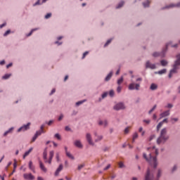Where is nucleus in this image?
Listing matches in <instances>:
<instances>
[{
	"label": "nucleus",
	"mask_w": 180,
	"mask_h": 180,
	"mask_svg": "<svg viewBox=\"0 0 180 180\" xmlns=\"http://www.w3.org/2000/svg\"><path fill=\"white\" fill-rule=\"evenodd\" d=\"M148 151H152L149 153V157H147V154L143 153V157L149 162L150 165H153L155 168H157L158 163L157 162V155H158V150L155 149V147L148 148Z\"/></svg>",
	"instance_id": "obj_1"
},
{
	"label": "nucleus",
	"mask_w": 180,
	"mask_h": 180,
	"mask_svg": "<svg viewBox=\"0 0 180 180\" xmlns=\"http://www.w3.org/2000/svg\"><path fill=\"white\" fill-rule=\"evenodd\" d=\"M176 60L174 62V64L173 65V69L170 70V72L169 74V78H172V74H176L178 72V70H179V65H180V53L177 54Z\"/></svg>",
	"instance_id": "obj_2"
},
{
	"label": "nucleus",
	"mask_w": 180,
	"mask_h": 180,
	"mask_svg": "<svg viewBox=\"0 0 180 180\" xmlns=\"http://www.w3.org/2000/svg\"><path fill=\"white\" fill-rule=\"evenodd\" d=\"M167 128H164L161 130L160 137L157 140L158 144L165 143V141L169 139V136L167 134Z\"/></svg>",
	"instance_id": "obj_3"
},
{
	"label": "nucleus",
	"mask_w": 180,
	"mask_h": 180,
	"mask_svg": "<svg viewBox=\"0 0 180 180\" xmlns=\"http://www.w3.org/2000/svg\"><path fill=\"white\" fill-rule=\"evenodd\" d=\"M53 157H54V151L51 150L49 152V159L47 161V148L44 149V153H43V158L44 160H45V162L51 164V161H53Z\"/></svg>",
	"instance_id": "obj_4"
},
{
	"label": "nucleus",
	"mask_w": 180,
	"mask_h": 180,
	"mask_svg": "<svg viewBox=\"0 0 180 180\" xmlns=\"http://www.w3.org/2000/svg\"><path fill=\"white\" fill-rule=\"evenodd\" d=\"M43 129H44V126L41 125V130L37 131L36 132V134H34V136H33L32 140V143L36 141V139H37V137H39V136H40L41 134V133H44V131H43Z\"/></svg>",
	"instance_id": "obj_5"
},
{
	"label": "nucleus",
	"mask_w": 180,
	"mask_h": 180,
	"mask_svg": "<svg viewBox=\"0 0 180 180\" xmlns=\"http://www.w3.org/2000/svg\"><path fill=\"white\" fill-rule=\"evenodd\" d=\"M128 88H129V91H133L134 89H136V91H139V89H140V84L131 83L129 85Z\"/></svg>",
	"instance_id": "obj_6"
},
{
	"label": "nucleus",
	"mask_w": 180,
	"mask_h": 180,
	"mask_svg": "<svg viewBox=\"0 0 180 180\" xmlns=\"http://www.w3.org/2000/svg\"><path fill=\"white\" fill-rule=\"evenodd\" d=\"M154 179V175L151 174L150 168L148 169L146 174L145 176V180H153Z\"/></svg>",
	"instance_id": "obj_7"
},
{
	"label": "nucleus",
	"mask_w": 180,
	"mask_h": 180,
	"mask_svg": "<svg viewBox=\"0 0 180 180\" xmlns=\"http://www.w3.org/2000/svg\"><path fill=\"white\" fill-rule=\"evenodd\" d=\"M115 110H122L123 109H126V106L123 103H119L114 106Z\"/></svg>",
	"instance_id": "obj_8"
},
{
	"label": "nucleus",
	"mask_w": 180,
	"mask_h": 180,
	"mask_svg": "<svg viewBox=\"0 0 180 180\" xmlns=\"http://www.w3.org/2000/svg\"><path fill=\"white\" fill-rule=\"evenodd\" d=\"M23 178L25 180H34V176H33V174H32V173L24 174Z\"/></svg>",
	"instance_id": "obj_9"
},
{
	"label": "nucleus",
	"mask_w": 180,
	"mask_h": 180,
	"mask_svg": "<svg viewBox=\"0 0 180 180\" xmlns=\"http://www.w3.org/2000/svg\"><path fill=\"white\" fill-rule=\"evenodd\" d=\"M30 127V122H28L26 125H24L22 127H21L18 131H25L26 130H29Z\"/></svg>",
	"instance_id": "obj_10"
},
{
	"label": "nucleus",
	"mask_w": 180,
	"mask_h": 180,
	"mask_svg": "<svg viewBox=\"0 0 180 180\" xmlns=\"http://www.w3.org/2000/svg\"><path fill=\"white\" fill-rule=\"evenodd\" d=\"M86 138L89 144H90V146H94V142L92 141V137L91 136V134H86Z\"/></svg>",
	"instance_id": "obj_11"
},
{
	"label": "nucleus",
	"mask_w": 180,
	"mask_h": 180,
	"mask_svg": "<svg viewBox=\"0 0 180 180\" xmlns=\"http://www.w3.org/2000/svg\"><path fill=\"white\" fill-rule=\"evenodd\" d=\"M146 68H150L151 70H155L156 68L155 65L150 63V61L146 62Z\"/></svg>",
	"instance_id": "obj_12"
},
{
	"label": "nucleus",
	"mask_w": 180,
	"mask_h": 180,
	"mask_svg": "<svg viewBox=\"0 0 180 180\" xmlns=\"http://www.w3.org/2000/svg\"><path fill=\"white\" fill-rule=\"evenodd\" d=\"M63 165H60L55 172L56 176H57L60 174V172H61V171H63Z\"/></svg>",
	"instance_id": "obj_13"
},
{
	"label": "nucleus",
	"mask_w": 180,
	"mask_h": 180,
	"mask_svg": "<svg viewBox=\"0 0 180 180\" xmlns=\"http://www.w3.org/2000/svg\"><path fill=\"white\" fill-rule=\"evenodd\" d=\"M39 168H41V171H43V172H47V168H46V167H44V165L43 164V162L41 161H39Z\"/></svg>",
	"instance_id": "obj_14"
},
{
	"label": "nucleus",
	"mask_w": 180,
	"mask_h": 180,
	"mask_svg": "<svg viewBox=\"0 0 180 180\" xmlns=\"http://www.w3.org/2000/svg\"><path fill=\"white\" fill-rule=\"evenodd\" d=\"M169 110H166L160 114V117H167V116H169Z\"/></svg>",
	"instance_id": "obj_15"
},
{
	"label": "nucleus",
	"mask_w": 180,
	"mask_h": 180,
	"mask_svg": "<svg viewBox=\"0 0 180 180\" xmlns=\"http://www.w3.org/2000/svg\"><path fill=\"white\" fill-rule=\"evenodd\" d=\"M98 124H99V126H103V127H106V126H108V121L100 120V121H98Z\"/></svg>",
	"instance_id": "obj_16"
},
{
	"label": "nucleus",
	"mask_w": 180,
	"mask_h": 180,
	"mask_svg": "<svg viewBox=\"0 0 180 180\" xmlns=\"http://www.w3.org/2000/svg\"><path fill=\"white\" fill-rule=\"evenodd\" d=\"M29 168L31 171H32V172H36V171L34 170V166L33 165V162H29Z\"/></svg>",
	"instance_id": "obj_17"
},
{
	"label": "nucleus",
	"mask_w": 180,
	"mask_h": 180,
	"mask_svg": "<svg viewBox=\"0 0 180 180\" xmlns=\"http://www.w3.org/2000/svg\"><path fill=\"white\" fill-rule=\"evenodd\" d=\"M75 146L76 147H78V148H82V143H81L80 141H75Z\"/></svg>",
	"instance_id": "obj_18"
},
{
	"label": "nucleus",
	"mask_w": 180,
	"mask_h": 180,
	"mask_svg": "<svg viewBox=\"0 0 180 180\" xmlns=\"http://www.w3.org/2000/svg\"><path fill=\"white\" fill-rule=\"evenodd\" d=\"M94 134H95L96 137H97L95 139L96 142L101 141V140H102V139H103V136L102 135L98 136L96 133H95Z\"/></svg>",
	"instance_id": "obj_19"
},
{
	"label": "nucleus",
	"mask_w": 180,
	"mask_h": 180,
	"mask_svg": "<svg viewBox=\"0 0 180 180\" xmlns=\"http://www.w3.org/2000/svg\"><path fill=\"white\" fill-rule=\"evenodd\" d=\"M31 151H33V148H31L29 149L28 151H26L23 155V158H26V157H27V155H29V154H30Z\"/></svg>",
	"instance_id": "obj_20"
},
{
	"label": "nucleus",
	"mask_w": 180,
	"mask_h": 180,
	"mask_svg": "<svg viewBox=\"0 0 180 180\" xmlns=\"http://www.w3.org/2000/svg\"><path fill=\"white\" fill-rule=\"evenodd\" d=\"M139 138V134H137V132H135L133 134V137H132V143H134V141H136V139H137Z\"/></svg>",
	"instance_id": "obj_21"
},
{
	"label": "nucleus",
	"mask_w": 180,
	"mask_h": 180,
	"mask_svg": "<svg viewBox=\"0 0 180 180\" xmlns=\"http://www.w3.org/2000/svg\"><path fill=\"white\" fill-rule=\"evenodd\" d=\"M113 75V72H110L108 75L107 77H105V81H109L111 78H112V76Z\"/></svg>",
	"instance_id": "obj_22"
},
{
	"label": "nucleus",
	"mask_w": 180,
	"mask_h": 180,
	"mask_svg": "<svg viewBox=\"0 0 180 180\" xmlns=\"http://www.w3.org/2000/svg\"><path fill=\"white\" fill-rule=\"evenodd\" d=\"M157 88H158V86H157V84H152L150 85V89H151V91H155V89H157Z\"/></svg>",
	"instance_id": "obj_23"
},
{
	"label": "nucleus",
	"mask_w": 180,
	"mask_h": 180,
	"mask_svg": "<svg viewBox=\"0 0 180 180\" xmlns=\"http://www.w3.org/2000/svg\"><path fill=\"white\" fill-rule=\"evenodd\" d=\"M143 6L144 8H148L150 6V1L147 0L144 3H143Z\"/></svg>",
	"instance_id": "obj_24"
},
{
	"label": "nucleus",
	"mask_w": 180,
	"mask_h": 180,
	"mask_svg": "<svg viewBox=\"0 0 180 180\" xmlns=\"http://www.w3.org/2000/svg\"><path fill=\"white\" fill-rule=\"evenodd\" d=\"M46 1L47 0H42V2H40V0H38L33 6L41 5V4H44Z\"/></svg>",
	"instance_id": "obj_25"
},
{
	"label": "nucleus",
	"mask_w": 180,
	"mask_h": 180,
	"mask_svg": "<svg viewBox=\"0 0 180 180\" xmlns=\"http://www.w3.org/2000/svg\"><path fill=\"white\" fill-rule=\"evenodd\" d=\"M165 72H167V69H163L162 70H160L155 72V74H159L160 75H162V74H165Z\"/></svg>",
	"instance_id": "obj_26"
},
{
	"label": "nucleus",
	"mask_w": 180,
	"mask_h": 180,
	"mask_svg": "<svg viewBox=\"0 0 180 180\" xmlns=\"http://www.w3.org/2000/svg\"><path fill=\"white\" fill-rule=\"evenodd\" d=\"M161 65H162V67H165L166 65H168V61L165 60H162L160 61Z\"/></svg>",
	"instance_id": "obj_27"
},
{
	"label": "nucleus",
	"mask_w": 180,
	"mask_h": 180,
	"mask_svg": "<svg viewBox=\"0 0 180 180\" xmlns=\"http://www.w3.org/2000/svg\"><path fill=\"white\" fill-rule=\"evenodd\" d=\"M66 155L67 157H68V158H70V160H74V156L72 154H70V152L66 151Z\"/></svg>",
	"instance_id": "obj_28"
},
{
	"label": "nucleus",
	"mask_w": 180,
	"mask_h": 180,
	"mask_svg": "<svg viewBox=\"0 0 180 180\" xmlns=\"http://www.w3.org/2000/svg\"><path fill=\"white\" fill-rule=\"evenodd\" d=\"M14 169L13 172L9 175V176H12L13 175V172H15V169H16V167H18V164L16 163V161L13 163Z\"/></svg>",
	"instance_id": "obj_29"
},
{
	"label": "nucleus",
	"mask_w": 180,
	"mask_h": 180,
	"mask_svg": "<svg viewBox=\"0 0 180 180\" xmlns=\"http://www.w3.org/2000/svg\"><path fill=\"white\" fill-rule=\"evenodd\" d=\"M11 75H12L6 74V75H5L4 76L2 77V79H8V78L11 77Z\"/></svg>",
	"instance_id": "obj_30"
},
{
	"label": "nucleus",
	"mask_w": 180,
	"mask_h": 180,
	"mask_svg": "<svg viewBox=\"0 0 180 180\" xmlns=\"http://www.w3.org/2000/svg\"><path fill=\"white\" fill-rule=\"evenodd\" d=\"M123 5H124V1H121L117 6V9H119L120 8H122V6H123Z\"/></svg>",
	"instance_id": "obj_31"
},
{
	"label": "nucleus",
	"mask_w": 180,
	"mask_h": 180,
	"mask_svg": "<svg viewBox=\"0 0 180 180\" xmlns=\"http://www.w3.org/2000/svg\"><path fill=\"white\" fill-rule=\"evenodd\" d=\"M161 174H162V172L161 171V169H159L158 172V175H157V179H160V177L161 176Z\"/></svg>",
	"instance_id": "obj_32"
},
{
	"label": "nucleus",
	"mask_w": 180,
	"mask_h": 180,
	"mask_svg": "<svg viewBox=\"0 0 180 180\" xmlns=\"http://www.w3.org/2000/svg\"><path fill=\"white\" fill-rule=\"evenodd\" d=\"M162 124H164L162 122H160L158 126H157V130L158 131V130H160V129H161V127H162Z\"/></svg>",
	"instance_id": "obj_33"
},
{
	"label": "nucleus",
	"mask_w": 180,
	"mask_h": 180,
	"mask_svg": "<svg viewBox=\"0 0 180 180\" xmlns=\"http://www.w3.org/2000/svg\"><path fill=\"white\" fill-rule=\"evenodd\" d=\"M84 102H86V100L80 101L76 103V106H79V105H82Z\"/></svg>",
	"instance_id": "obj_34"
},
{
	"label": "nucleus",
	"mask_w": 180,
	"mask_h": 180,
	"mask_svg": "<svg viewBox=\"0 0 180 180\" xmlns=\"http://www.w3.org/2000/svg\"><path fill=\"white\" fill-rule=\"evenodd\" d=\"M85 167V165L84 164H82V165H79L77 167V169L79 171H81V169H82V168H84Z\"/></svg>",
	"instance_id": "obj_35"
},
{
	"label": "nucleus",
	"mask_w": 180,
	"mask_h": 180,
	"mask_svg": "<svg viewBox=\"0 0 180 180\" xmlns=\"http://www.w3.org/2000/svg\"><path fill=\"white\" fill-rule=\"evenodd\" d=\"M112 42V39H108L107 42L105 44L104 47H106L107 46H109L110 43Z\"/></svg>",
	"instance_id": "obj_36"
},
{
	"label": "nucleus",
	"mask_w": 180,
	"mask_h": 180,
	"mask_svg": "<svg viewBox=\"0 0 180 180\" xmlns=\"http://www.w3.org/2000/svg\"><path fill=\"white\" fill-rule=\"evenodd\" d=\"M38 29L37 28H36V29H32V30H31V32L27 35V36H32V34H33V32H36V30H37Z\"/></svg>",
	"instance_id": "obj_37"
},
{
	"label": "nucleus",
	"mask_w": 180,
	"mask_h": 180,
	"mask_svg": "<svg viewBox=\"0 0 180 180\" xmlns=\"http://www.w3.org/2000/svg\"><path fill=\"white\" fill-rule=\"evenodd\" d=\"M123 82V77H122L120 79L117 80V84L120 85Z\"/></svg>",
	"instance_id": "obj_38"
},
{
	"label": "nucleus",
	"mask_w": 180,
	"mask_h": 180,
	"mask_svg": "<svg viewBox=\"0 0 180 180\" xmlns=\"http://www.w3.org/2000/svg\"><path fill=\"white\" fill-rule=\"evenodd\" d=\"M56 161H58V162L60 161V153H56Z\"/></svg>",
	"instance_id": "obj_39"
},
{
	"label": "nucleus",
	"mask_w": 180,
	"mask_h": 180,
	"mask_svg": "<svg viewBox=\"0 0 180 180\" xmlns=\"http://www.w3.org/2000/svg\"><path fill=\"white\" fill-rule=\"evenodd\" d=\"M156 108H157V105H155L153 107V108L150 110H149V114H151L152 112H154V110H155Z\"/></svg>",
	"instance_id": "obj_40"
},
{
	"label": "nucleus",
	"mask_w": 180,
	"mask_h": 180,
	"mask_svg": "<svg viewBox=\"0 0 180 180\" xmlns=\"http://www.w3.org/2000/svg\"><path fill=\"white\" fill-rule=\"evenodd\" d=\"M117 92L118 94H120L122 92V86H118V87L117 88Z\"/></svg>",
	"instance_id": "obj_41"
},
{
	"label": "nucleus",
	"mask_w": 180,
	"mask_h": 180,
	"mask_svg": "<svg viewBox=\"0 0 180 180\" xmlns=\"http://www.w3.org/2000/svg\"><path fill=\"white\" fill-rule=\"evenodd\" d=\"M153 57H160V53L155 52L153 53Z\"/></svg>",
	"instance_id": "obj_42"
},
{
	"label": "nucleus",
	"mask_w": 180,
	"mask_h": 180,
	"mask_svg": "<svg viewBox=\"0 0 180 180\" xmlns=\"http://www.w3.org/2000/svg\"><path fill=\"white\" fill-rule=\"evenodd\" d=\"M118 165L120 168H124V165L122 162H119Z\"/></svg>",
	"instance_id": "obj_43"
},
{
	"label": "nucleus",
	"mask_w": 180,
	"mask_h": 180,
	"mask_svg": "<svg viewBox=\"0 0 180 180\" xmlns=\"http://www.w3.org/2000/svg\"><path fill=\"white\" fill-rule=\"evenodd\" d=\"M12 130H13V128H11L8 131H6L4 133V136H6L8 134L11 133V131H12Z\"/></svg>",
	"instance_id": "obj_44"
},
{
	"label": "nucleus",
	"mask_w": 180,
	"mask_h": 180,
	"mask_svg": "<svg viewBox=\"0 0 180 180\" xmlns=\"http://www.w3.org/2000/svg\"><path fill=\"white\" fill-rule=\"evenodd\" d=\"M56 139H58V140H61V136L58 134H55Z\"/></svg>",
	"instance_id": "obj_45"
},
{
	"label": "nucleus",
	"mask_w": 180,
	"mask_h": 180,
	"mask_svg": "<svg viewBox=\"0 0 180 180\" xmlns=\"http://www.w3.org/2000/svg\"><path fill=\"white\" fill-rule=\"evenodd\" d=\"M109 95H110V96H114L115 91L113 90L110 91Z\"/></svg>",
	"instance_id": "obj_46"
},
{
	"label": "nucleus",
	"mask_w": 180,
	"mask_h": 180,
	"mask_svg": "<svg viewBox=\"0 0 180 180\" xmlns=\"http://www.w3.org/2000/svg\"><path fill=\"white\" fill-rule=\"evenodd\" d=\"M172 123L178 122V118H171Z\"/></svg>",
	"instance_id": "obj_47"
},
{
	"label": "nucleus",
	"mask_w": 180,
	"mask_h": 180,
	"mask_svg": "<svg viewBox=\"0 0 180 180\" xmlns=\"http://www.w3.org/2000/svg\"><path fill=\"white\" fill-rule=\"evenodd\" d=\"M49 18H51V13H48L45 15V19H49Z\"/></svg>",
	"instance_id": "obj_48"
},
{
	"label": "nucleus",
	"mask_w": 180,
	"mask_h": 180,
	"mask_svg": "<svg viewBox=\"0 0 180 180\" xmlns=\"http://www.w3.org/2000/svg\"><path fill=\"white\" fill-rule=\"evenodd\" d=\"M150 122H151V120H143V122L146 123L147 124H150Z\"/></svg>",
	"instance_id": "obj_49"
},
{
	"label": "nucleus",
	"mask_w": 180,
	"mask_h": 180,
	"mask_svg": "<svg viewBox=\"0 0 180 180\" xmlns=\"http://www.w3.org/2000/svg\"><path fill=\"white\" fill-rule=\"evenodd\" d=\"M11 33V30H7L4 34V36H8V34H9Z\"/></svg>",
	"instance_id": "obj_50"
},
{
	"label": "nucleus",
	"mask_w": 180,
	"mask_h": 180,
	"mask_svg": "<svg viewBox=\"0 0 180 180\" xmlns=\"http://www.w3.org/2000/svg\"><path fill=\"white\" fill-rule=\"evenodd\" d=\"M129 127H127L125 129H124V134H127V133H129Z\"/></svg>",
	"instance_id": "obj_51"
},
{
	"label": "nucleus",
	"mask_w": 180,
	"mask_h": 180,
	"mask_svg": "<svg viewBox=\"0 0 180 180\" xmlns=\"http://www.w3.org/2000/svg\"><path fill=\"white\" fill-rule=\"evenodd\" d=\"M108 96V93H103V94H102V98H103H103H106Z\"/></svg>",
	"instance_id": "obj_52"
},
{
	"label": "nucleus",
	"mask_w": 180,
	"mask_h": 180,
	"mask_svg": "<svg viewBox=\"0 0 180 180\" xmlns=\"http://www.w3.org/2000/svg\"><path fill=\"white\" fill-rule=\"evenodd\" d=\"M89 53V52H88V51L84 52V53H83L82 58H84V57H86V56H88Z\"/></svg>",
	"instance_id": "obj_53"
},
{
	"label": "nucleus",
	"mask_w": 180,
	"mask_h": 180,
	"mask_svg": "<svg viewBox=\"0 0 180 180\" xmlns=\"http://www.w3.org/2000/svg\"><path fill=\"white\" fill-rule=\"evenodd\" d=\"M65 130L66 131H70V130H71V128H70V127L67 126V127H65Z\"/></svg>",
	"instance_id": "obj_54"
},
{
	"label": "nucleus",
	"mask_w": 180,
	"mask_h": 180,
	"mask_svg": "<svg viewBox=\"0 0 180 180\" xmlns=\"http://www.w3.org/2000/svg\"><path fill=\"white\" fill-rule=\"evenodd\" d=\"M154 137H155V135H151L149 138V141H151V140H153Z\"/></svg>",
	"instance_id": "obj_55"
},
{
	"label": "nucleus",
	"mask_w": 180,
	"mask_h": 180,
	"mask_svg": "<svg viewBox=\"0 0 180 180\" xmlns=\"http://www.w3.org/2000/svg\"><path fill=\"white\" fill-rule=\"evenodd\" d=\"M110 168V165H108L107 167L104 168V171H106Z\"/></svg>",
	"instance_id": "obj_56"
},
{
	"label": "nucleus",
	"mask_w": 180,
	"mask_h": 180,
	"mask_svg": "<svg viewBox=\"0 0 180 180\" xmlns=\"http://www.w3.org/2000/svg\"><path fill=\"white\" fill-rule=\"evenodd\" d=\"M162 123H168V119L165 118L162 120Z\"/></svg>",
	"instance_id": "obj_57"
},
{
	"label": "nucleus",
	"mask_w": 180,
	"mask_h": 180,
	"mask_svg": "<svg viewBox=\"0 0 180 180\" xmlns=\"http://www.w3.org/2000/svg\"><path fill=\"white\" fill-rule=\"evenodd\" d=\"M139 81L141 82V81H143V79L141 77H139L136 79V82H139Z\"/></svg>",
	"instance_id": "obj_58"
},
{
	"label": "nucleus",
	"mask_w": 180,
	"mask_h": 180,
	"mask_svg": "<svg viewBox=\"0 0 180 180\" xmlns=\"http://www.w3.org/2000/svg\"><path fill=\"white\" fill-rule=\"evenodd\" d=\"M63 117H64V115H60L59 116V117H58V120H59V121H60V120H63Z\"/></svg>",
	"instance_id": "obj_59"
},
{
	"label": "nucleus",
	"mask_w": 180,
	"mask_h": 180,
	"mask_svg": "<svg viewBox=\"0 0 180 180\" xmlns=\"http://www.w3.org/2000/svg\"><path fill=\"white\" fill-rule=\"evenodd\" d=\"M56 92V89H53L50 95H53V94H54Z\"/></svg>",
	"instance_id": "obj_60"
},
{
	"label": "nucleus",
	"mask_w": 180,
	"mask_h": 180,
	"mask_svg": "<svg viewBox=\"0 0 180 180\" xmlns=\"http://www.w3.org/2000/svg\"><path fill=\"white\" fill-rule=\"evenodd\" d=\"M153 120H155L157 119V115L154 114L153 116Z\"/></svg>",
	"instance_id": "obj_61"
},
{
	"label": "nucleus",
	"mask_w": 180,
	"mask_h": 180,
	"mask_svg": "<svg viewBox=\"0 0 180 180\" xmlns=\"http://www.w3.org/2000/svg\"><path fill=\"white\" fill-rule=\"evenodd\" d=\"M53 123V120H50L49 122H48V125L49 126H51V124Z\"/></svg>",
	"instance_id": "obj_62"
},
{
	"label": "nucleus",
	"mask_w": 180,
	"mask_h": 180,
	"mask_svg": "<svg viewBox=\"0 0 180 180\" xmlns=\"http://www.w3.org/2000/svg\"><path fill=\"white\" fill-rule=\"evenodd\" d=\"M37 180H44V179H43L41 176H38Z\"/></svg>",
	"instance_id": "obj_63"
},
{
	"label": "nucleus",
	"mask_w": 180,
	"mask_h": 180,
	"mask_svg": "<svg viewBox=\"0 0 180 180\" xmlns=\"http://www.w3.org/2000/svg\"><path fill=\"white\" fill-rule=\"evenodd\" d=\"M167 108H172V104L169 103L167 106Z\"/></svg>",
	"instance_id": "obj_64"
}]
</instances>
